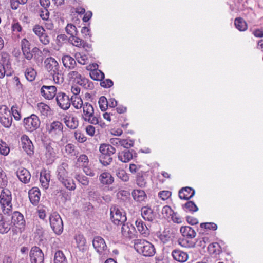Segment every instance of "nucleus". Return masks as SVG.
<instances>
[{
  "label": "nucleus",
  "mask_w": 263,
  "mask_h": 263,
  "mask_svg": "<svg viewBox=\"0 0 263 263\" xmlns=\"http://www.w3.org/2000/svg\"><path fill=\"white\" fill-rule=\"evenodd\" d=\"M56 101L58 105L63 110H67L70 106L71 103L69 98L64 92L57 93Z\"/></svg>",
  "instance_id": "4468645a"
},
{
  "label": "nucleus",
  "mask_w": 263,
  "mask_h": 263,
  "mask_svg": "<svg viewBox=\"0 0 263 263\" xmlns=\"http://www.w3.org/2000/svg\"><path fill=\"white\" fill-rule=\"evenodd\" d=\"M45 156L48 163H52L54 161L56 157V152L51 143L46 144Z\"/></svg>",
  "instance_id": "aec40b11"
},
{
  "label": "nucleus",
  "mask_w": 263,
  "mask_h": 263,
  "mask_svg": "<svg viewBox=\"0 0 263 263\" xmlns=\"http://www.w3.org/2000/svg\"><path fill=\"white\" fill-rule=\"evenodd\" d=\"M136 154L134 150H124L119 152L118 157L119 160L124 163H126L130 161L134 155Z\"/></svg>",
  "instance_id": "6ab92c4d"
},
{
  "label": "nucleus",
  "mask_w": 263,
  "mask_h": 263,
  "mask_svg": "<svg viewBox=\"0 0 263 263\" xmlns=\"http://www.w3.org/2000/svg\"><path fill=\"white\" fill-rule=\"evenodd\" d=\"M81 76V74L78 73V72L76 71H71L68 73L67 78L69 82L76 83Z\"/></svg>",
  "instance_id": "de8ad7c7"
},
{
  "label": "nucleus",
  "mask_w": 263,
  "mask_h": 263,
  "mask_svg": "<svg viewBox=\"0 0 263 263\" xmlns=\"http://www.w3.org/2000/svg\"><path fill=\"white\" fill-rule=\"evenodd\" d=\"M75 179L84 186H87L89 185V181L88 178L84 175L79 174L76 175Z\"/></svg>",
  "instance_id": "4d7b16f0"
},
{
  "label": "nucleus",
  "mask_w": 263,
  "mask_h": 263,
  "mask_svg": "<svg viewBox=\"0 0 263 263\" xmlns=\"http://www.w3.org/2000/svg\"><path fill=\"white\" fill-rule=\"evenodd\" d=\"M82 107V118L83 120L92 124H98L99 118L95 116L94 108L92 105L88 102H85Z\"/></svg>",
  "instance_id": "39448f33"
},
{
  "label": "nucleus",
  "mask_w": 263,
  "mask_h": 263,
  "mask_svg": "<svg viewBox=\"0 0 263 263\" xmlns=\"http://www.w3.org/2000/svg\"><path fill=\"white\" fill-rule=\"evenodd\" d=\"M200 227L213 231H215L217 229V225L213 222L202 223L200 224Z\"/></svg>",
  "instance_id": "e2e57ef3"
},
{
  "label": "nucleus",
  "mask_w": 263,
  "mask_h": 263,
  "mask_svg": "<svg viewBox=\"0 0 263 263\" xmlns=\"http://www.w3.org/2000/svg\"><path fill=\"white\" fill-rule=\"evenodd\" d=\"M185 211L190 212H195L198 210V208L193 201H188L184 205Z\"/></svg>",
  "instance_id": "3c124183"
},
{
  "label": "nucleus",
  "mask_w": 263,
  "mask_h": 263,
  "mask_svg": "<svg viewBox=\"0 0 263 263\" xmlns=\"http://www.w3.org/2000/svg\"><path fill=\"white\" fill-rule=\"evenodd\" d=\"M92 245L101 258L104 259L108 256L109 251L103 238L100 236L95 237Z\"/></svg>",
  "instance_id": "20e7f679"
},
{
  "label": "nucleus",
  "mask_w": 263,
  "mask_h": 263,
  "mask_svg": "<svg viewBox=\"0 0 263 263\" xmlns=\"http://www.w3.org/2000/svg\"><path fill=\"white\" fill-rule=\"evenodd\" d=\"M116 175L120 179L124 182H127L129 180V176L123 169H119L117 170Z\"/></svg>",
  "instance_id": "09e8293b"
},
{
  "label": "nucleus",
  "mask_w": 263,
  "mask_h": 263,
  "mask_svg": "<svg viewBox=\"0 0 263 263\" xmlns=\"http://www.w3.org/2000/svg\"><path fill=\"white\" fill-rule=\"evenodd\" d=\"M54 263H67V259L62 251L55 252Z\"/></svg>",
  "instance_id": "37998d69"
},
{
  "label": "nucleus",
  "mask_w": 263,
  "mask_h": 263,
  "mask_svg": "<svg viewBox=\"0 0 263 263\" xmlns=\"http://www.w3.org/2000/svg\"><path fill=\"white\" fill-rule=\"evenodd\" d=\"M12 122L11 111L6 106L0 107V123L6 128H9Z\"/></svg>",
  "instance_id": "9d476101"
},
{
  "label": "nucleus",
  "mask_w": 263,
  "mask_h": 263,
  "mask_svg": "<svg viewBox=\"0 0 263 263\" xmlns=\"http://www.w3.org/2000/svg\"><path fill=\"white\" fill-rule=\"evenodd\" d=\"M46 129L51 137L55 138L63 134V125L61 122L53 121L46 125Z\"/></svg>",
  "instance_id": "1a4fd4ad"
},
{
  "label": "nucleus",
  "mask_w": 263,
  "mask_h": 263,
  "mask_svg": "<svg viewBox=\"0 0 263 263\" xmlns=\"http://www.w3.org/2000/svg\"><path fill=\"white\" fill-rule=\"evenodd\" d=\"M76 164L78 166L82 167L88 165L89 160L88 157L85 154L81 155L77 159Z\"/></svg>",
  "instance_id": "a18cd8bd"
},
{
  "label": "nucleus",
  "mask_w": 263,
  "mask_h": 263,
  "mask_svg": "<svg viewBox=\"0 0 263 263\" xmlns=\"http://www.w3.org/2000/svg\"><path fill=\"white\" fill-rule=\"evenodd\" d=\"M0 193V206L4 214L10 215L12 212V194L10 190L2 187Z\"/></svg>",
  "instance_id": "f03ea898"
},
{
  "label": "nucleus",
  "mask_w": 263,
  "mask_h": 263,
  "mask_svg": "<svg viewBox=\"0 0 263 263\" xmlns=\"http://www.w3.org/2000/svg\"><path fill=\"white\" fill-rule=\"evenodd\" d=\"M67 40L68 39L65 34H59L57 37L56 43L59 46H62Z\"/></svg>",
  "instance_id": "680f3d73"
},
{
  "label": "nucleus",
  "mask_w": 263,
  "mask_h": 263,
  "mask_svg": "<svg viewBox=\"0 0 263 263\" xmlns=\"http://www.w3.org/2000/svg\"><path fill=\"white\" fill-rule=\"evenodd\" d=\"M62 60L63 66H72L76 64L75 60L69 55L63 56Z\"/></svg>",
  "instance_id": "5fc2aeb1"
},
{
  "label": "nucleus",
  "mask_w": 263,
  "mask_h": 263,
  "mask_svg": "<svg viewBox=\"0 0 263 263\" xmlns=\"http://www.w3.org/2000/svg\"><path fill=\"white\" fill-rule=\"evenodd\" d=\"M91 67H87V70L89 71L90 78L93 80L101 81L104 78V73L98 68L92 69Z\"/></svg>",
  "instance_id": "cd10ccee"
},
{
  "label": "nucleus",
  "mask_w": 263,
  "mask_h": 263,
  "mask_svg": "<svg viewBox=\"0 0 263 263\" xmlns=\"http://www.w3.org/2000/svg\"><path fill=\"white\" fill-rule=\"evenodd\" d=\"M12 70L10 67H0V78H3L6 75L10 76L12 74Z\"/></svg>",
  "instance_id": "13d9d810"
},
{
  "label": "nucleus",
  "mask_w": 263,
  "mask_h": 263,
  "mask_svg": "<svg viewBox=\"0 0 263 263\" xmlns=\"http://www.w3.org/2000/svg\"><path fill=\"white\" fill-rule=\"evenodd\" d=\"M110 214L111 219L115 224H122L126 221L125 213L118 206H112L110 209Z\"/></svg>",
  "instance_id": "0eeeda50"
},
{
  "label": "nucleus",
  "mask_w": 263,
  "mask_h": 263,
  "mask_svg": "<svg viewBox=\"0 0 263 263\" xmlns=\"http://www.w3.org/2000/svg\"><path fill=\"white\" fill-rule=\"evenodd\" d=\"M8 183V179L6 173L3 169L0 167V186L4 187L7 186Z\"/></svg>",
  "instance_id": "6e6d98bb"
},
{
  "label": "nucleus",
  "mask_w": 263,
  "mask_h": 263,
  "mask_svg": "<svg viewBox=\"0 0 263 263\" xmlns=\"http://www.w3.org/2000/svg\"><path fill=\"white\" fill-rule=\"evenodd\" d=\"M172 256L174 260L180 262H184L188 259L187 254L180 250H174L172 252Z\"/></svg>",
  "instance_id": "393cba45"
},
{
  "label": "nucleus",
  "mask_w": 263,
  "mask_h": 263,
  "mask_svg": "<svg viewBox=\"0 0 263 263\" xmlns=\"http://www.w3.org/2000/svg\"><path fill=\"white\" fill-rule=\"evenodd\" d=\"M11 116L12 115L14 118L18 121L21 119V115L18 110V107L15 106H13L11 107Z\"/></svg>",
  "instance_id": "774afa93"
},
{
  "label": "nucleus",
  "mask_w": 263,
  "mask_h": 263,
  "mask_svg": "<svg viewBox=\"0 0 263 263\" xmlns=\"http://www.w3.org/2000/svg\"><path fill=\"white\" fill-rule=\"evenodd\" d=\"M70 103L76 109H80L83 106V102L80 97L77 95H73L71 97Z\"/></svg>",
  "instance_id": "4c0bfd02"
},
{
  "label": "nucleus",
  "mask_w": 263,
  "mask_h": 263,
  "mask_svg": "<svg viewBox=\"0 0 263 263\" xmlns=\"http://www.w3.org/2000/svg\"><path fill=\"white\" fill-rule=\"evenodd\" d=\"M147 175L145 173L141 172L137 175L136 183L140 187H145L147 185Z\"/></svg>",
  "instance_id": "473e14b6"
},
{
  "label": "nucleus",
  "mask_w": 263,
  "mask_h": 263,
  "mask_svg": "<svg viewBox=\"0 0 263 263\" xmlns=\"http://www.w3.org/2000/svg\"><path fill=\"white\" fill-rule=\"evenodd\" d=\"M98 103L100 109L103 111H105L108 107V100L105 96H101Z\"/></svg>",
  "instance_id": "603ef678"
},
{
  "label": "nucleus",
  "mask_w": 263,
  "mask_h": 263,
  "mask_svg": "<svg viewBox=\"0 0 263 263\" xmlns=\"http://www.w3.org/2000/svg\"><path fill=\"white\" fill-rule=\"evenodd\" d=\"M33 31L39 37L45 32L44 28L39 25H36L33 27Z\"/></svg>",
  "instance_id": "0e129e2a"
},
{
  "label": "nucleus",
  "mask_w": 263,
  "mask_h": 263,
  "mask_svg": "<svg viewBox=\"0 0 263 263\" xmlns=\"http://www.w3.org/2000/svg\"><path fill=\"white\" fill-rule=\"evenodd\" d=\"M134 144V140L130 139H122L121 147L126 149H129L133 147Z\"/></svg>",
  "instance_id": "bf43d9fd"
},
{
  "label": "nucleus",
  "mask_w": 263,
  "mask_h": 263,
  "mask_svg": "<svg viewBox=\"0 0 263 263\" xmlns=\"http://www.w3.org/2000/svg\"><path fill=\"white\" fill-rule=\"evenodd\" d=\"M68 42L74 46L79 48H83L85 49H90L91 45L82 39L79 38L77 35H74L68 38Z\"/></svg>",
  "instance_id": "2eb2a0df"
},
{
  "label": "nucleus",
  "mask_w": 263,
  "mask_h": 263,
  "mask_svg": "<svg viewBox=\"0 0 263 263\" xmlns=\"http://www.w3.org/2000/svg\"><path fill=\"white\" fill-rule=\"evenodd\" d=\"M66 33L70 35V36L74 35H77L78 31L76 27L72 24H68L65 28Z\"/></svg>",
  "instance_id": "8fccbe9b"
},
{
  "label": "nucleus",
  "mask_w": 263,
  "mask_h": 263,
  "mask_svg": "<svg viewBox=\"0 0 263 263\" xmlns=\"http://www.w3.org/2000/svg\"><path fill=\"white\" fill-rule=\"evenodd\" d=\"M63 121L66 125L72 129H76L79 125V121L77 117L65 116L63 118Z\"/></svg>",
  "instance_id": "a878e982"
},
{
  "label": "nucleus",
  "mask_w": 263,
  "mask_h": 263,
  "mask_svg": "<svg viewBox=\"0 0 263 263\" xmlns=\"http://www.w3.org/2000/svg\"><path fill=\"white\" fill-rule=\"evenodd\" d=\"M57 90L54 86L43 85L41 89V93L45 99L51 100L56 95Z\"/></svg>",
  "instance_id": "f3484780"
},
{
  "label": "nucleus",
  "mask_w": 263,
  "mask_h": 263,
  "mask_svg": "<svg viewBox=\"0 0 263 263\" xmlns=\"http://www.w3.org/2000/svg\"><path fill=\"white\" fill-rule=\"evenodd\" d=\"M11 229H12V225L10 219L0 214V233L2 234H7Z\"/></svg>",
  "instance_id": "dca6fc26"
},
{
  "label": "nucleus",
  "mask_w": 263,
  "mask_h": 263,
  "mask_svg": "<svg viewBox=\"0 0 263 263\" xmlns=\"http://www.w3.org/2000/svg\"><path fill=\"white\" fill-rule=\"evenodd\" d=\"M121 233L123 237L128 239H132L135 235V228L130 223L122 224Z\"/></svg>",
  "instance_id": "a211bd4d"
},
{
  "label": "nucleus",
  "mask_w": 263,
  "mask_h": 263,
  "mask_svg": "<svg viewBox=\"0 0 263 263\" xmlns=\"http://www.w3.org/2000/svg\"><path fill=\"white\" fill-rule=\"evenodd\" d=\"M99 181L103 185L111 184L114 181V178L108 172H103L99 176Z\"/></svg>",
  "instance_id": "c756f323"
},
{
  "label": "nucleus",
  "mask_w": 263,
  "mask_h": 263,
  "mask_svg": "<svg viewBox=\"0 0 263 263\" xmlns=\"http://www.w3.org/2000/svg\"><path fill=\"white\" fill-rule=\"evenodd\" d=\"M141 212L142 217L145 220L152 221L154 220L155 215L153 210L151 208L144 206L142 208Z\"/></svg>",
  "instance_id": "c85d7f7f"
},
{
  "label": "nucleus",
  "mask_w": 263,
  "mask_h": 263,
  "mask_svg": "<svg viewBox=\"0 0 263 263\" xmlns=\"http://www.w3.org/2000/svg\"><path fill=\"white\" fill-rule=\"evenodd\" d=\"M134 248L138 253L146 257L153 256L156 253L154 245L145 240H137Z\"/></svg>",
  "instance_id": "7ed1b4c3"
},
{
  "label": "nucleus",
  "mask_w": 263,
  "mask_h": 263,
  "mask_svg": "<svg viewBox=\"0 0 263 263\" xmlns=\"http://www.w3.org/2000/svg\"><path fill=\"white\" fill-rule=\"evenodd\" d=\"M47 70L52 76L53 81L55 83L60 84L63 82V78L61 74L59 73L57 67H47Z\"/></svg>",
  "instance_id": "bb28decb"
},
{
  "label": "nucleus",
  "mask_w": 263,
  "mask_h": 263,
  "mask_svg": "<svg viewBox=\"0 0 263 263\" xmlns=\"http://www.w3.org/2000/svg\"><path fill=\"white\" fill-rule=\"evenodd\" d=\"M50 180V174L49 171L43 170L40 173V181L42 187L47 189L49 187Z\"/></svg>",
  "instance_id": "5701e85b"
},
{
  "label": "nucleus",
  "mask_w": 263,
  "mask_h": 263,
  "mask_svg": "<svg viewBox=\"0 0 263 263\" xmlns=\"http://www.w3.org/2000/svg\"><path fill=\"white\" fill-rule=\"evenodd\" d=\"M21 146L27 155L31 156L34 154V146L29 137L26 135L21 136Z\"/></svg>",
  "instance_id": "ddd939ff"
},
{
  "label": "nucleus",
  "mask_w": 263,
  "mask_h": 263,
  "mask_svg": "<svg viewBox=\"0 0 263 263\" xmlns=\"http://www.w3.org/2000/svg\"><path fill=\"white\" fill-rule=\"evenodd\" d=\"M16 175L19 180L23 183H28L31 178L30 172L25 168H20L16 172Z\"/></svg>",
  "instance_id": "412c9836"
},
{
  "label": "nucleus",
  "mask_w": 263,
  "mask_h": 263,
  "mask_svg": "<svg viewBox=\"0 0 263 263\" xmlns=\"http://www.w3.org/2000/svg\"><path fill=\"white\" fill-rule=\"evenodd\" d=\"M64 152L67 155L71 156H75L78 154V151L75 146L71 143L67 144L64 147Z\"/></svg>",
  "instance_id": "79ce46f5"
},
{
  "label": "nucleus",
  "mask_w": 263,
  "mask_h": 263,
  "mask_svg": "<svg viewBox=\"0 0 263 263\" xmlns=\"http://www.w3.org/2000/svg\"><path fill=\"white\" fill-rule=\"evenodd\" d=\"M76 59L77 62L81 65L87 64V61L88 60L87 56L86 55H82L81 54H76Z\"/></svg>",
  "instance_id": "338daca9"
},
{
  "label": "nucleus",
  "mask_w": 263,
  "mask_h": 263,
  "mask_svg": "<svg viewBox=\"0 0 263 263\" xmlns=\"http://www.w3.org/2000/svg\"><path fill=\"white\" fill-rule=\"evenodd\" d=\"M24 124L25 129L29 132H33L39 127L40 121L39 117L32 114L30 116L24 119Z\"/></svg>",
  "instance_id": "9b49d317"
},
{
  "label": "nucleus",
  "mask_w": 263,
  "mask_h": 263,
  "mask_svg": "<svg viewBox=\"0 0 263 263\" xmlns=\"http://www.w3.org/2000/svg\"><path fill=\"white\" fill-rule=\"evenodd\" d=\"M36 71L32 67H28L25 72L26 78L29 81H33L36 76Z\"/></svg>",
  "instance_id": "a19ab883"
},
{
  "label": "nucleus",
  "mask_w": 263,
  "mask_h": 263,
  "mask_svg": "<svg viewBox=\"0 0 263 263\" xmlns=\"http://www.w3.org/2000/svg\"><path fill=\"white\" fill-rule=\"evenodd\" d=\"M194 195L195 191L190 187H183L179 192V196L181 199L189 200L192 198Z\"/></svg>",
  "instance_id": "b1692460"
},
{
  "label": "nucleus",
  "mask_w": 263,
  "mask_h": 263,
  "mask_svg": "<svg viewBox=\"0 0 263 263\" xmlns=\"http://www.w3.org/2000/svg\"><path fill=\"white\" fill-rule=\"evenodd\" d=\"M68 164L67 162L61 163L57 167V177L67 189L73 191L76 189V185L74 181L68 177Z\"/></svg>",
  "instance_id": "f257e3e1"
},
{
  "label": "nucleus",
  "mask_w": 263,
  "mask_h": 263,
  "mask_svg": "<svg viewBox=\"0 0 263 263\" xmlns=\"http://www.w3.org/2000/svg\"><path fill=\"white\" fill-rule=\"evenodd\" d=\"M75 239L78 247L84 246L86 243V239L82 235H77L75 236Z\"/></svg>",
  "instance_id": "69168bd1"
},
{
  "label": "nucleus",
  "mask_w": 263,
  "mask_h": 263,
  "mask_svg": "<svg viewBox=\"0 0 263 263\" xmlns=\"http://www.w3.org/2000/svg\"><path fill=\"white\" fill-rule=\"evenodd\" d=\"M9 152L10 148L7 144L0 140V153L4 156H7Z\"/></svg>",
  "instance_id": "864d4df0"
},
{
  "label": "nucleus",
  "mask_w": 263,
  "mask_h": 263,
  "mask_svg": "<svg viewBox=\"0 0 263 263\" xmlns=\"http://www.w3.org/2000/svg\"><path fill=\"white\" fill-rule=\"evenodd\" d=\"M101 154L114 155L116 152V149L108 144H102L99 147Z\"/></svg>",
  "instance_id": "c9c22d12"
},
{
  "label": "nucleus",
  "mask_w": 263,
  "mask_h": 263,
  "mask_svg": "<svg viewBox=\"0 0 263 263\" xmlns=\"http://www.w3.org/2000/svg\"><path fill=\"white\" fill-rule=\"evenodd\" d=\"M51 228L57 234H61L63 231V223L60 215L57 212L52 213L49 218Z\"/></svg>",
  "instance_id": "6e6552de"
},
{
  "label": "nucleus",
  "mask_w": 263,
  "mask_h": 263,
  "mask_svg": "<svg viewBox=\"0 0 263 263\" xmlns=\"http://www.w3.org/2000/svg\"><path fill=\"white\" fill-rule=\"evenodd\" d=\"M37 106V109L42 115L44 116H48L50 109L48 105L41 102L38 103Z\"/></svg>",
  "instance_id": "49530a36"
},
{
  "label": "nucleus",
  "mask_w": 263,
  "mask_h": 263,
  "mask_svg": "<svg viewBox=\"0 0 263 263\" xmlns=\"http://www.w3.org/2000/svg\"><path fill=\"white\" fill-rule=\"evenodd\" d=\"M29 197L31 202L37 205L40 198V192L38 189L33 188L29 192Z\"/></svg>",
  "instance_id": "2f4dec72"
},
{
  "label": "nucleus",
  "mask_w": 263,
  "mask_h": 263,
  "mask_svg": "<svg viewBox=\"0 0 263 263\" xmlns=\"http://www.w3.org/2000/svg\"><path fill=\"white\" fill-rule=\"evenodd\" d=\"M234 24L236 28L240 31H244L247 29V23L241 17L236 18L235 20Z\"/></svg>",
  "instance_id": "58836bf2"
},
{
  "label": "nucleus",
  "mask_w": 263,
  "mask_h": 263,
  "mask_svg": "<svg viewBox=\"0 0 263 263\" xmlns=\"http://www.w3.org/2000/svg\"><path fill=\"white\" fill-rule=\"evenodd\" d=\"M208 251L211 254H218L221 252V248L218 243H212L208 246Z\"/></svg>",
  "instance_id": "c03bdc74"
},
{
  "label": "nucleus",
  "mask_w": 263,
  "mask_h": 263,
  "mask_svg": "<svg viewBox=\"0 0 263 263\" xmlns=\"http://www.w3.org/2000/svg\"><path fill=\"white\" fill-rule=\"evenodd\" d=\"M76 83L87 89L91 90L94 87L93 84L91 81L82 76L80 78Z\"/></svg>",
  "instance_id": "72a5a7b5"
},
{
  "label": "nucleus",
  "mask_w": 263,
  "mask_h": 263,
  "mask_svg": "<svg viewBox=\"0 0 263 263\" xmlns=\"http://www.w3.org/2000/svg\"><path fill=\"white\" fill-rule=\"evenodd\" d=\"M132 196L135 201L142 202L146 198V195L143 190H134L132 192Z\"/></svg>",
  "instance_id": "f704fd0d"
},
{
  "label": "nucleus",
  "mask_w": 263,
  "mask_h": 263,
  "mask_svg": "<svg viewBox=\"0 0 263 263\" xmlns=\"http://www.w3.org/2000/svg\"><path fill=\"white\" fill-rule=\"evenodd\" d=\"M208 242L209 238L207 237H203L199 238L197 240L196 245L204 249L206 247V243Z\"/></svg>",
  "instance_id": "052dcab7"
},
{
  "label": "nucleus",
  "mask_w": 263,
  "mask_h": 263,
  "mask_svg": "<svg viewBox=\"0 0 263 263\" xmlns=\"http://www.w3.org/2000/svg\"><path fill=\"white\" fill-rule=\"evenodd\" d=\"M138 231L142 235L148 234V230L144 222L140 219H137L135 222Z\"/></svg>",
  "instance_id": "e433bc0d"
},
{
  "label": "nucleus",
  "mask_w": 263,
  "mask_h": 263,
  "mask_svg": "<svg viewBox=\"0 0 263 263\" xmlns=\"http://www.w3.org/2000/svg\"><path fill=\"white\" fill-rule=\"evenodd\" d=\"M180 231L184 237L190 239L194 238L196 234L194 230L189 226L181 227Z\"/></svg>",
  "instance_id": "7c9ffc66"
},
{
  "label": "nucleus",
  "mask_w": 263,
  "mask_h": 263,
  "mask_svg": "<svg viewBox=\"0 0 263 263\" xmlns=\"http://www.w3.org/2000/svg\"><path fill=\"white\" fill-rule=\"evenodd\" d=\"M29 257L31 263H44V255L39 247H32L30 251Z\"/></svg>",
  "instance_id": "f8f14e48"
},
{
  "label": "nucleus",
  "mask_w": 263,
  "mask_h": 263,
  "mask_svg": "<svg viewBox=\"0 0 263 263\" xmlns=\"http://www.w3.org/2000/svg\"><path fill=\"white\" fill-rule=\"evenodd\" d=\"M112 155L101 154L99 156V161L100 163L104 166L108 165L112 161Z\"/></svg>",
  "instance_id": "ea45409f"
},
{
  "label": "nucleus",
  "mask_w": 263,
  "mask_h": 263,
  "mask_svg": "<svg viewBox=\"0 0 263 263\" xmlns=\"http://www.w3.org/2000/svg\"><path fill=\"white\" fill-rule=\"evenodd\" d=\"M30 44L26 39L24 38L21 41V48L23 54L28 60H31L33 57L32 53L30 51Z\"/></svg>",
  "instance_id": "4be33fe9"
},
{
  "label": "nucleus",
  "mask_w": 263,
  "mask_h": 263,
  "mask_svg": "<svg viewBox=\"0 0 263 263\" xmlns=\"http://www.w3.org/2000/svg\"><path fill=\"white\" fill-rule=\"evenodd\" d=\"M12 232L14 234L21 233L25 227V221L23 215L18 212H14L11 217Z\"/></svg>",
  "instance_id": "423d86ee"
}]
</instances>
